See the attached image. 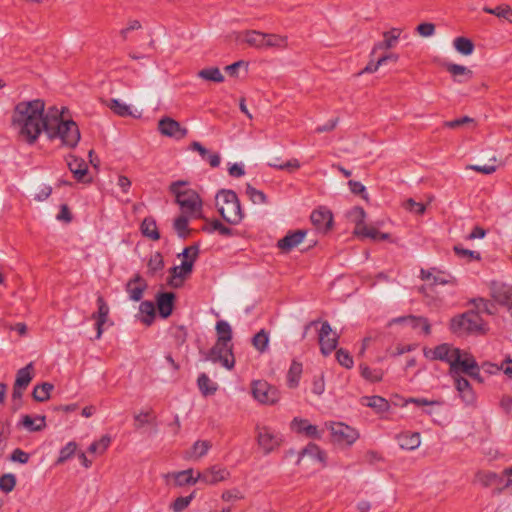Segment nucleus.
I'll return each instance as SVG.
<instances>
[{
    "mask_svg": "<svg viewBox=\"0 0 512 512\" xmlns=\"http://www.w3.org/2000/svg\"><path fill=\"white\" fill-rule=\"evenodd\" d=\"M20 424L29 432H38L46 427V417L39 415L32 418L30 415H23Z\"/></svg>",
    "mask_w": 512,
    "mask_h": 512,
    "instance_id": "nucleus-28",
    "label": "nucleus"
},
{
    "mask_svg": "<svg viewBox=\"0 0 512 512\" xmlns=\"http://www.w3.org/2000/svg\"><path fill=\"white\" fill-rule=\"evenodd\" d=\"M197 386L201 394L205 397L214 395L218 389V385L211 381L206 373H200L197 378Z\"/></svg>",
    "mask_w": 512,
    "mask_h": 512,
    "instance_id": "nucleus-31",
    "label": "nucleus"
},
{
    "mask_svg": "<svg viewBox=\"0 0 512 512\" xmlns=\"http://www.w3.org/2000/svg\"><path fill=\"white\" fill-rule=\"evenodd\" d=\"M158 130L162 135L177 140L183 139L188 133L187 128L182 127L178 121L170 117H164L159 121Z\"/></svg>",
    "mask_w": 512,
    "mask_h": 512,
    "instance_id": "nucleus-11",
    "label": "nucleus"
},
{
    "mask_svg": "<svg viewBox=\"0 0 512 512\" xmlns=\"http://www.w3.org/2000/svg\"><path fill=\"white\" fill-rule=\"evenodd\" d=\"M359 235L374 241H384L390 238L389 233L380 232L377 228L367 225H362V228L359 230Z\"/></svg>",
    "mask_w": 512,
    "mask_h": 512,
    "instance_id": "nucleus-41",
    "label": "nucleus"
},
{
    "mask_svg": "<svg viewBox=\"0 0 512 512\" xmlns=\"http://www.w3.org/2000/svg\"><path fill=\"white\" fill-rule=\"evenodd\" d=\"M191 150L197 151L202 160L207 161L211 167L216 168L220 165L221 157L218 153H211L200 142L193 141L190 145Z\"/></svg>",
    "mask_w": 512,
    "mask_h": 512,
    "instance_id": "nucleus-25",
    "label": "nucleus"
},
{
    "mask_svg": "<svg viewBox=\"0 0 512 512\" xmlns=\"http://www.w3.org/2000/svg\"><path fill=\"white\" fill-rule=\"evenodd\" d=\"M147 267L148 272L152 275L162 270L164 268V260L162 254L160 252H155L153 255H151L147 263Z\"/></svg>",
    "mask_w": 512,
    "mask_h": 512,
    "instance_id": "nucleus-54",
    "label": "nucleus"
},
{
    "mask_svg": "<svg viewBox=\"0 0 512 512\" xmlns=\"http://www.w3.org/2000/svg\"><path fill=\"white\" fill-rule=\"evenodd\" d=\"M359 372L362 378L371 383L382 381L384 371L381 368H371L365 363L359 365Z\"/></svg>",
    "mask_w": 512,
    "mask_h": 512,
    "instance_id": "nucleus-30",
    "label": "nucleus"
},
{
    "mask_svg": "<svg viewBox=\"0 0 512 512\" xmlns=\"http://www.w3.org/2000/svg\"><path fill=\"white\" fill-rule=\"evenodd\" d=\"M195 496V492H192L188 496H181L176 498L173 503L171 504L170 508L173 510V512H182L184 509H186L191 501L193 500Z\"/></svg>",
    "mask_w": 512,
    "mask_h": 512,
    "instance_id": "nucleus-56",
    "label": "nucleus"
},
{
    "mask_svg": "<svg viewBox=\"0 0 512 512\" xmlns=\"http://www.w3.org/2000/svg\"><path fill=\"white\" fill-rule=\"evenodd\" d=\"M349 215L351 219L356 223V233L359 234V230L362 228V225H365V210L360 206H356L350 211Z\"/></svg>",
    "mask_w": 512,
    "mask_h": 512,
    "instance_id": "nucleus-57",
    "label": "nucleus"
},
{
    "mask_svg": "<svg viewBox=\"0 0 512 512\" xmlns=\"http://www.w3.org/2000/svg\"><path fill=\"white\" fill-rule=\"evenodd\" d=\"M195 248V253L192 255L190 260H183L181 266H174L170 269L171 273V279L168 281V283L177 288L180 286L179 283H175L174 279L176 278H185L187 275H189L193 270L194 262L196 261L198 254H199V248Z\"/></svg>",
    "mask_w": 512,
    "mask_h": 512,
    "instance_id": "nucleus-15",
    "label": "nucleus"
},
{
    "mask_svg": "<svg viewBox=\"0 0 512 512\" xmlns=\"http://www.w3.org/2000/svg\"><path fill=\"white\" fill-rule=\"evenodd\" d=\"M483 11L487 14L495 15L498 18L505 19L509 23H512V9L508 5H499L495 8L484 6Z\"/></svg>",
    "mask_w": 512,
    "mask_h": 512,
    "instance_id": "nucleus-39",
    "label": "nucleus"
},
{
    "mask_svg": "<svg viewBox=\"0 0 512 512\" xmlns=\"http://www.w3.org/2000/svg\"><path fill=\"white\" fill-rule=\"evenodd\" d=\"M331 332L332 328L330 324L327 321L323 322L319 331V344L321 353L325 356L331 354L338 344L337 335H334L332 338L329 337Z\"/></svg>",
    "mask_w": 512,
    "mask_h": 512,
    "instance_id": "nucleus-14",
    "label": "nucleus"
},
{
    "mask_svg": "<svg viewBox=\"0 0 512 512\" xmlns=\"http://www.w3.org/2000/svg\"><path fill=\"white\" fill-rule=\"evenodd\" d=\"M448 359L447 363L450 365L449 375L457 374V369L462 361V351L459 348L450 347Z\"/></svg>",
    "mask_w": 512,
    "mask_h": 512,
    "instance_id": "nucleus-49",
    "label": "nucleus"
},
{
    "mask_svg": "<svg viewBox=\"0 0 512 512\" xmlns=\"http://www.w3.org/2000/svg\"><path fill=\"white\" fill-rule=\"evenodd\" d=\"M216 331L218 333V340L231 343L232 340V328L228 322L220 320L216 324Z\"/></svg>",
    "mask_w": 512,
    "mask_h": 512,
    "instance_id": "nucleus-50",
    "label": "nucleus"
},
{
    "mask_svg": "<svg viewBox=\"0 0 512 512\" xmlns=\"http://www.w3.org/2000/svg\"><path fill=\"white\" fill-rule=\"evenodd\" d=\"M453 45L459 53L465 56L471 55L475 48L472 40L466 37L455 38L453 41Z\"/></svg>",
    "mask_w": 512,
    "mask_h": 512,
    "instance_id": "nucleus-44",
    "label": "nucleus"
},
{
    "mask_svg": "<svg viewBox=\"0 0 512 512\" xmlns=\"http://www.w3.org/2000/svg\"><path fill=\"white\" fill-rule=\"evenodd\" d=\"M54 385L49 382H43L34 387L32 397L37 402H45L50 398V393Z\"/></svg>",
    "mask_w": 512,
    "mask_h": 512,
    "instance_id": "nucleus-34",
    "label": "nucleus"
},
{
    "mask_svg": "<svg viewBox=\"0 0 512 512\" xmlns=\"http://www.w3.org/2000/svg\"><path fill=\"white\" fill-rule=\"evenodd\" d=\"M245 42L255 48H266L265 33L251 30L245 33Z\"/></svg>",
    "mask_w": 512,
    "mask_h": 512,
    "instance_id": "nucleus-42",
    "label": "nucleus"
},
{
    "mask_svg": "<svg viewBox=\"0 0 512 512\" xmlns=\"http://www.w3.org/2000/svg\"><path fill=\"white\" fill-rule=\"evenodd\" d=\"M329 429L332 441L338 444L352 445L359 438L357 430L342 422H331Z\"/></svg>",
    "mask_w": 512,
    "mask_h": 512,
    "instance_id": "nucleus-9",
    "label": "nucleus"
},
{
    "mask_svg": "<svg viewBox=\"0 0 512 512\" xmlns=\"http://www.w3.org/2000/svg\"><path fill=\"white\" fill-rule=\"evenodd\" d=\"M492 297L498 304L506 306L509 311L512 310V287L502 285L498 288H494Z\"/></svg>",
    "mask_w": 512,
    "mask_h": 512,
    "instance_id": "nucleus-26",
    "label": "nucleus"
},
{
    "mask_svg": "<svg viewBox=\"0 0 512 512\" xmlns=\"http://www.w3.org/2000/svg\"><path fill=\"white\" fill-rule=\"evenodd\" d=\"M420 278L425 281H430L431 285L457 284V280L454 276L444 271H440L435 267L430 270L421 269Z\"/></svg>",
    "mask_w": 512,
    "mask_h": 512,
    "instance_id": "nucleus-12",
    "label": "nucleus"
},
{
    "mask_svg": "<svg viewBox=\"0 0 512 512\" xmlns=\"http://www.w3.org/2000/svg\"><path fill=\"white\" fill-rule=\"evenodd\" d=\"M229 475L230 473L226 468L212 466L202 473H198V478L206 484H216L217 482L226 480Z\"/></svg>",
    "mask_w": 512,
    "mask_h": 512,
    "instance_id": "nucleus-20",
    "label": "nucleus"
},
{
    "mask_svg": "<svg viewBox=\"0 0 512 512\" xmlns=\"http://www.w3.org/2000/svg\"><path fill=\"white\" fill-rule=\"evenodd\" d=\"M16 486V477L14 474H4L0 477V490L5 493L11 492Z\"/></svg>",
    "mask_w": 512,
    "mask_h": 512,
    "instance_id": "nucleus-60",
    "label": "nucleus"
},
{
    "mask_svg": "<svg viewBox=\"0 0 512 512\" xmlns=\"http://www.w3.org/2000/svg\"><path fill=\"white\" fill-rule=\"evenodd\" d=\"M302 374V364L295 360L292 361L287 373V385L290 388H296L299 385Z\"/></svg>",
    "mask_w": 512,
    "mask_h": 512,
    "instance_id": "nucleus-35",
    "label": "nucleus"
},
{
    "mask_svg": "<svg viewBox=\"0 0 512 512\" xmlns=\"http://www.w3.org/2000/svg\"><path fill=\"white\" fill-rule=\"evenodd\" d=\"M361 404L372 408L377 413L387 412L390 408L389 402L381 396H364L361 398Z\"/></svg>",
    "mask_w": 512,
    "mask_h": 512,
    "instance_id": "nucleus-27",
    "label": "nucleus"
},
{
    "mask_svg": "<svg viewBox=\"0 0 512 512\" xmlns=\"http://www.w3.org/2000/svg\"><path fill=\"white\" fill-rule=\"evenodd\" d=\"M33 373L34 365L33 362H30L25 367L17 371L14 385L17 387L27 388L33 379Z\"/></svg>",
    "mask_w": 512,
    "mask_h": 512,
    "instance_id": "nucleus-29",
    "label": "nucleus"
},
{
    "mask_svg": "<svg viewBox=\"0 0 512 512\" xmlns=\"http://www.w3.org/2000/svg\"><path fill=\"white\" fill-rule=\"evenodd\" d=\"M455 382V387L460 397L466 404H472L475 401V394L472 390L470 382L460 374L450 375Z\"/></svg>",
    "mask_w": 512,
    "mask_h": 512,
    "instance_id": "nucleus-21",
    "label": "nucleus"
},
{
    "mask_svg": "<svg viewBox=\"0 0 512 512\" xmlns=\"http://www.w3.org/2000/svg\"><path fill=\"white\" fill-rule=\"evenodd\" d=\"M46 134L50 139H61L62 144L70 148L76 147L80 140L78 125L73 120L50 122Z\"/></svg>",
    "mask_w": 512,
    "mask_h": 512,
    "instance_id": "nucleus-4",
    "label": "nucleus"
},
{
    "mask_svg": "<svg viewBox=\"0 0 512 512\" xmlns=\"http://www.w3.org/2000/svg\"><path fill=\"white\" fill-rule=\"evenodd\" d=\"M315 229L321 233H327L333 226L332 212L326 207L315 209L310 216Z\"/></svg>",
    "mask_w": 512,
    "mask_h": 512,
    "instance_id": "nucleus-10",
    "label": "nucleus"
},
{
    "mask_svg": "<svg viewBox=\"0 0 512 512\" xmlns=\"http://www.w3.org/2000/svg\"><path fill=\"white\" fill-rule=\"evenodd\" d=\"M188 182L178 180L172 182L169 191L175 196L176 203L180 206L184 214L202 219V200L199 194L190 188L182 189Z\"/></svg>",
    "mask_w": 512,
    "mask_h": 512,
    "instance_id": "nucleus-2",
    "label": "nucleus"
},
{
    "mask_svg": "<svg viewBox=\"0 0 512 512\" xmlns=\"http://www.w3.org/2000/svg\"><path fill=\"white\" fill-rule=\"evenodd\" d=\"M269 344V333L265 329H261L252 338L253 347L260 353H264Z\"/></svg>",
    "mask_w": 512,
    "mask_h": 512,
    "instance_id": "nucleus-43",
    "label": "nucleus"
},
{
    "mask_svg": "<svg viewBox=\"0 0 512 512\" xmlns=\"http://www.w3.org/2000/svg\"><path fill=\"white\" fill-rule=\"evenodd\" d=\"M175 294L173 292H159L156 295V304L160 317L168 318L174 309Z\"/></svg>",
    "mask_w": 512,
    "mask_h": 512,
    "instance_id": "nucleus-17",
    "label": "nucleus"
},
{
    "mask_svg": "<svg viewBox=\"0 0 512 512\" xmlns=\"http://www.w3.org/2000/svg\"><path fill=\"white\" fill-rule=\"evenodd\" d=\"M252 395L261 404L273 405L280 399V392L267 381L257 380L252 383Z\"/></svg>",
    "mask_w": 512,
    "mask_h": 512,
    "instance_id": "nucleus-7",
    "label": "nucleus"
},
{
    "mask_svg": "<svg viewBox=\"0 0 512 512\" xmlns=\"http://www.w3.org/2000/svg\"><path fill=\"white\" fill-rule=\"evenodd\" d=\"M141 233L143 236L150 238L154 241L160 239V233L157 228L156 221L153 217H146L140 226Z\"/></svg>",
    "mask_w": 512,
    "mask_h": 512,
    "instance_id": "nucleus-32",
    "label": "nucleus"
},
{
    "mask_svg": "<svg viewBox=\"0 0 512 512\" xmlns=\"http://www.w3.org/2000/svg\"><path fill=\"white\" fill-rule=\"evenodd\" d=\"M140 312L145 314V316L142 318V322L147 325V326H150L153 322H154V319H155V305L152 301H143L141 304H140Z\"/></svg>",
    "mask_w": 512,
    "mask_h": 512,
    "instance_id": "nucleus-46",
    "label": "nucleus"
},
{
    "mask_svg": "<svg viewBox=\"0 0 512 512\" xmlns=\"http://www.w3.org/2000/svg\"><path fill=\"white\" fill-rule=\"evenodd\" d=\"M69 170L72 172L74 178L82 183H88L91 181L90 178H86L88 173V165L82 158L70 156L67 162Z\"/></svg>",
    "mask_w": 512,
    "mask_h": 512,
    "instance_id": "nucleus-19",
    "label": "nucleus"
},
{
    "mask_svg": "<svg viewBox=\"0 0 512 512\" xmlns=\"http://www.w3.org/2000/svg\"><path fill=\"white\" fill-rule=\"evenodd\" d=\"M107 107H109L116 115L120 117L131 116L132 112L130 106L125 103L120 102L118 99H110L109 101H105Z\"/></svg>",
    "mask_w": 512,
    "mask_h": 512,
    "instance_id": "nucleus-45",
    "label": "nucleus"
},
{
    "mask_svg": "<svg viewBox=\"0 0 512 512\" xmlns=\"http://www.w3.org/2000/svg\"><path fill=\"white\" fill-rule=\"evenodd\" d=\"M396 440L400 448L405 450H415L421 444L420 433L405 431L396 435Z\"/></svg>",
    "mask_w": 512,
    "mask_h": 512,
    "instance_id": "nucleus-23",
    "label": "nucleus"
},
{
    "mask_svg": "<svg viewBox=\"0 0 512 512\" xmlns=\"http://www.w3.org/2000/svg\"><path fill=\"white\" fill-rule=\"evenodd\" d=\"M336 359L341 366L347 369L352 368L354 365L352 356L347 350L343 348H340L336 351Z\"/></svg>",
    "mask_w": 512,
    "mask_h": 512,
    "instance_id": "nucleus-59",
    "label": "nucleus"
},
{
    "mask_svg": "<svg viewBox=\"0 0 512 512\" xmlns=\"http://www.w3.org/2000/svg\"><path fill=\"white\" fill-rule=\"evenodd\" d=\"M246 194L254 204H266L267 196L263 191L257 190L251 184H246Z\"/></svg>",
    "mask_w": 512,
    "mask_h": 512,
    "instance_id": "nucleus-52",
    "label": "nucleus"
},
{
    "mask_svg": "<svg viewBox=\"0 0 512 512\" xmlns=\"http://www.w3.org/2000/svg\"><path fill=\"white\" fill-rule=\"evenodd\" d=\"M478 363L476 362L475 358L473 356H468L465 359H462L458 369L457 374L461 373H469L471 370H476L478 367Z\"/></svg>",
    "mask_w": 512,
    "mask_h": 512,
    "instance_id": "nucleus-61",
    "label": "nucleus"
},
{
    "mask_svg": "<svg viewBox=\"0 0 512 512\" xmlns=\"http://www.w3.org/2000/svg\"><path fill=\"white\" fill-rule=\"evenodd\" d=\"M174 478H175V483L178 486L195 484L198 480H200V478H198V476L196 478L193 476L192 469H187L184 471L177 472L174 475Z\"/></svg>",
    "mask_w": 512,
    "mask_h": 512,
    "instance_id": "nucleus-48",
    "label": "nucleus"
},
{
    "mask_svg": "<svg viewBox=\"0 0 512 512\" xmlns=\"http://www.w3.org/2000/svg\"><path fill=\"white\" fill-rule=\"evenodd\" d=\"M291 427L298 433H304L307 437L321 439V433L316 425H312L306 419L294 418Z\"/></svg>",
    "mask_w": 512,
    "mask_h": 512,
    "instance_id": "nucleus-24",
    "label": "nucleus"
},
{
    "mask_svg": "<svg viewBox=\"0 0 512 512\" xmlns=\"http://www.w3.org/2000/svg\"><path fill=\"white\" fill-rule=\"evenodd\" d=\"M218 197L223 200V205L219 206L217 203L218 212L223 220L231 225L239 224L244 218V212L237 194L233 190L222 189L219 191Z\"/></svg>",
    "mask_w": 512,
    "mask_h": 512,
    "instance_id": "nucleus-3",
    "label": "nucleus"
},
{
    "mask_svg": "<svg viewBox=\"0 0 512 512\" xmlns=\"http://www.w3.org/2000/svg\"><path fill=\"white\" fill-rule=\"evenodd\" d=\"M211 443L208 440H198L196 441L191 449L190 457L195 459H199L207 454L209 449L211 448Z\"/></svg>",
    "mask_w": 512,
    "mask_h": 512,
    "instance_id": "nucleus-51",
    "label": "nucleus"
},
{
    "mask_svg": "<svg viewBox=\"0 0 512 512\" xmlns=\"http://www.w3.org/2000/svg\"><path fill=\"white\" fill-rule=\"evenodd\" d=\"M45 102L42 99L19 102L12 114V125L19 129V135L33 144L42 133L47 132L49 121L44 119Z\"/></svg>",
    "mask_w": 512,
    "mask_h": 512,
    "instance_id": "nucleus-1",
    "label": "nucleus"
},
{
    "mask_svg": "<svg viewBox=\"0 0 512 512\" xmlns=\"http://www.w3.org/2000/svg\"><path fill=\"white\" fill-rule=\"evenodd\" d=\"M187 215L188 214L183 213L182 215L178 216L173 223L174 230L176 231L177 235L182 239H186L191 232V230L188 227L189 220Z\"/></svg>",
    "mask_w": 512,
    "mask_h": 512,
    "instance_id": "nucleus-40",
    "label": "nucleus"
},
{
    "mask_svg": "<svg viewBox=\"0 0 512 512\" xmlns=\"http://www.w3.org/2000/svg\"><path fill=\"white\" fill-rule=\"evenodd\" d=\"M77 444L74 441L68 442L59 453V457L57 463H64L68 459H70L74 453L76 452Z\"/></svg>",
    "mask_w": 512,
    "mask_h": 512,
    "instance_id": "nucleus-58",
    "label": "nucleus"
},
{
    "mask_svg": "<svg viewBox=\"0 0 512 512\" xmlns=\"http://www.w3.org/2000/svg\"><path fill=\"white\" fill-rule=\"evenodd\" d=\"M172 335L178 346L183 345L187 339V329L182 325L176 326L173 328Z\"/></svg>",
    "mask_w": 512,
    "mask_h": 512,
    "instance_id": "nucleus-64",
    "label": "nucleus"
},
{
    "mask_svg": "<svg viewBox=\"0 0 512 512\" xmlns=\"http://www.w3.org/2000/svg\"><path fill=\"white\" fill-rule=\"evenodd\" d=\"M111 439L109 436H102L99 441H94L88 447V451L91 453L100 452L103 453L109 446Z\"/></svg>",
    "mask_w": 512,
    "mask_h": 512,
    "instance_id": "nucleus-62",
    "label": "nucleus"
},
{
    "mask_svg": "<svg viewBox=\"0 0 512 512\" xmlns=\"http://www.w3.org/2000/svg\"><path fill=\"white\" fill-rule=\"evenodd\" d=\"M389 33H383L384 40L374 44L373 49L370 53L373 56L378 50L390 49L396 46V37L387 36Z\"/></svg>",
    "mask_w": 512,
    "mask_h": 512,
    "instance_id": "nucleus-55",
    "label": "nucleus"
},
{
    "mask_svg": "<svg viewBox=\"0 0 512 512\" xmlns=\"http://www.w3.org/2000/svg\"><path fill=\"white\" fill-rule=\"evenodd\" d=\"M204 359L213 363H220L228 370L233 369L235 366L233 344L217 339L215 345L206 353Z\"/></svg>",
    "mask_w": 512,
    "mask_h": 512,
    "instance_id": "nucleus-6",
    "label": "nucleus"
},
{
    "mask_svg": "<svg viewBox=\"0 0 512 512\" xmlns=\"http://www.w3.org/2000/svg\"><path fill=\"white\" fill-rule=\"evenodd\" d=\"M257 443L263 450L265 455L270 454L277 449L283 442V437L280 433L273 431L267 426L257 427Z\"/></svg>",
    "mask_w": 512,
    "mask_h": 512,
    "instance_id": "nucleus-8",
    "label": "nucleus"
},
{
    "mask_svg": "<svg viewBox=\"0 0 512 512\" xmlns=\"http://www.w3.org/2000/svg\"><path fill=\"white\" fill-rule=\"evenodd\" d=\"M146 289L147 283L139 274H136L133 278H131L127 282L125 287V290L129 295V298L135 302H138L142 299L143 293Z\"/></svg>",
    "mask_w": 512,
    "mask_h": 512,
    "instance_id": "nucleus-18",
    "label": "nucleus"
},
{
    "mask_svg": "<svg viewBox=\"0 0 512 512\" xmlns=\"http://www.w3.org/2000/svg\"><path fill=\"white\" fill-rule=\"evenodd\" d=\"M306 455L312 458H316L318 461L322 463H324L326 459L325 452L322 451L320 447L315 443H309L306 447H304L301 451L298 452L297 464H299L301 459Z\"/></svg>",
    "mask_w": 512,
    "mask_h": 512,
    "instance_id": "nucleus-33",
    "label": "nucleus"
},
{
    "mask_svg": "<svg viewBox=\"0 0 512 512\" xmlns=\"http://www.w3.org/2000/svg\"><path fill=\"white\" fill-rule=\"evenodd\" d=\"M265 43L266 48L275 47V48H285L287 47V37L281 36L277 34H267L265 33Z\"/></svg>",
    "mask_w": 512,
    "mask_h": 512,
    "instance_id": "nucleus-53",
    "label": "nucleus"
},
{
    "mask_svg": "<svg viewBox=\"0 0 512 512\" xmlns=\"http://www.w3.org/2000/svg\"><path fill=\"white\" fill-rule=\"evenodd\" d=\"M197 76L203 80L222 83L224 76L218 67H208L198 71Z\"/></svg>",
    "mask_w": 512,
    "mask_h": 512,
    "instance_id": "nucleus-37",
    "label": "nucleus"
},
{
    "mask_svg": "<svg viewBox=\"0 0 512 512\" xmlns=\"http://www.w3.org/2000/svg\"><path fill=\"white\" fill-rule=\"evenodd\" d=\"M96 303L98 309L92 313L91 319L95 320L96 339H100L104 331L103 326L108 320L110 308L102 295H98Z\"/></svg>",
    "mask_w": 512,
    "mask_h": 512,
    "instance_id": "nucleus-13",
    "label": "nucleus"
},
{
    "mask_svg": "<svg viewBox=\"0 0 512 512\" xmlns=\"http://www.w3.org/2000/svg\"><path fill=\"white\" fill-rule=\"evenodd\" d=\"M442 66L454 77V81L464 83L473 77V71L466 66L444 62Z\"/></svg>",
    "mask_w": 512,
    "mask_h": 512,
    "instance_id": "nucleus-22",
    "label": "nucleus"
},
{
    "mask_svg": "<svg viewBox=\"0 0 512 512\" xmlns=\"http://www.w3.org/2000/svg\"><path fill=\"white\" fill-rule=\"evenodd\" d=\"M471 303L474 305V307L476 309L475 311L478 312V314L480 312H483L488 315H493L496 312L495 304L489 300H486L483 298H476V299H472Z\"/></svg>",
    "mask_w": 512,
    "mask_h": 512,
    "instance_id": "nucleus-47",
    "label": "nucleus"
},
{
    "mask_svg": "<svg viewBox=\"0 0 512 512\" xmlns=\"http://www.w3.org/2000/svg\"><path fill=\"white\" fill-rule=\"evenodd\" d=\"M450 329L455 334H485V323L475 310H469L451 319Z\"/></svg>",
    "mask_w": 512,
    "mask_h": 512,
    "instance_id": "nucleus-5",
    "label": "nucleus"
},
{
    "mask_svg": "<svg viewBox=\"0 0 512 512\" xmlns=\"http://www.w3.org/2000/svg\"><path fill=\"white\" fill-rule=\"evenodd\" d=\"M306 234L307 231L303 229L290 231L283 238L278 240L277 247L283 252H289L304 240Z\"/></svg>",
    "mask_w": 512,
    "mask_h": 512,
    "instance_id": "nucleus-16",
    "label": "nucleus"
},
{
    "mask_svg": "<svg viewBox=\"0 0 512 512\" xmlns=\"http://www.w3.org/2000/svg\"><path fill=\"white\" fill-rule=\"evenodd\" d=\"M268 166L278 169V170H285L290 173L295 172L300 168V162L297 159H291L286 162L281 161L280 158H274L272 161L267 163Z\"/></svg>",
    "mask_w": 512,
    "mask_h": 512,
    "instance_id": "nucleus-38",
    "label": "nucleus"
},
{
    "mask_svg": "<svg viewBox=\"0 0 512 512\" xmlns=\"http://www.w3.org/2000/svg\"><path fill=\"white\" fill-rule=\"evenodd\" d=\"M450 345L447 343H442L437 345L434 349L429 351H424L426 357L431 358L433 360H441L447 362L450 352Z\"/></svg>",
    "mask_w": 512,
    "mask_h": 512,
    "instance_id": "nucleus-36",
    "label": "nucleus"
},
{
    "mask_svg": "<svg viewBox=\"0 0 512 512\" xmlns=\"http://www.w3.org/2000/svg\"><path fill=\"white\" fill-rule=\"evenodd\" d=\"M348 186H349L350 191L353 194L360 195L364 200H368V194L366 192V188L361 182L355 181V180H349Z\"/></svg>",
    "mask_w": 512,
    "mask_h": 512,
    "instance_id": "nucleus-63",
    "label": "nucleus"
}]
</instances>
